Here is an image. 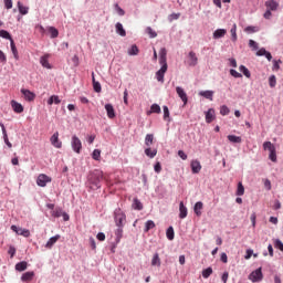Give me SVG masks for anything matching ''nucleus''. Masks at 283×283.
I'll use <instances>...</instances> for the list:
<instances>
[{
	"label": "nucleus",
	"instance_id": "obj_14",
	"mask_svg": "<svg viewBox=\"0 0 283 283\" xmlns=\"http://www.w3.org/2000/svg\"><path fill=\"white\" fill-rule=\"evenodd\" d=\"M105 109L108 118L111 119L116 118V111L114 109V105L106 104Z\"/></svg>",
	"mask_w": 283,
	"mask_h": 283
},
{
	"label": "nucleus",
	"instance_id": "obj_39",
	"mask_svg": "<svg viewBox=\"0 0 283 283\" xmlns=\"http://www.w3.org/2000/svg\"><path fill=\"white\" fill-rule=\"evenodd\" d=\"M138 46L136 44H133L130 49L128 50L129 56H136L138 55Z\"/></svg>",
	"mask_w": 283,
	"mask_h": 283
},
{
	"label": "nucleus",
	"instance_id": "obj_53",
	"mask_svg": "<svg viewBox=\"0 0 283 283\" xmlns=\"http://www.w3.org/2000/svg\"><path fill=\"white\" fill-rule=\"evenodd\" d=\"M93 160H101V149H95L92 154Z\"/></svg>",
	"mask_w": 283,
	"mask_h": 283
},
{
	"label": "nucleus",
	"instance_id": "obj_13",
	"mask_svg": "<svg viewBox=\"0 0 283 283\" xmlns=\"http://www.w3.org/2000/svg\"><path fill=\"white\" fill-rule=\"evenodd\" d=\"M11 107H12L13 112H15V114H23V105H21V103L12 99Z\"/></svg>",
	"mask_w": 283,
	"mask_h": 283
},
{
	"label": "nucleus",
	"instance_id": "obj_24",
	"mask_svg": "<svg viewBox=\"0 0 283 283\" xmlns=\"http://www.w3.org/2000/svg\"><path fill=\"white\" fill-rule=\"evenodd\" d=\"M34 280V272H25L21 276L22 282H32Z\"/></svg>",
	"mask_w": 283,
	"mask_h": 283
},
{
	"label": "nucleus",
	"instance_id": "obj_61",
	"mask_svg": "<svg viewBox=\"0 0 283 283\" xmlns=\"http://www.w3.org/2000/svg\"><path fill=\"white\" fill-rule=\"evenodd\" d=\"M249 46L252 48L253 50H259L258 42L253 40L249 41Z\"/></svg>",
	"mask_w": 283,
	"mask_h": 283
},
{
	"label": "nucleus",
	"instance_id": "obj_25",
	"mask_svg": "<svg viewBox=\"0 0 283 283\" xmlns=\"http://www.w3.org/2000/svg\"><path fill=\"white\" fill-rule=\"evenodd\" d=\"M48 105H61V98L57 95H52L48 99Z\"/></svg>",
	"mask_w": 283,
	"mask_h": 283
},
{
	"label": "nucleus",
	"instance_id": "obj_40",
	"mask_svg": "<svg viewBox=\"0 0 283 283\" xmlns=\"http://www.w3.org/2000/svg\"><path fill=\"white\" fill-rule=\"evenodd\" d=\"M0 36L1 39H7L8 41H13L12 35H10V32L6 30H0Z\"/></svg>",
	"mask_w": 283,
	"mask_h": 283
},
{
	"label": "nucleus",
	"instance_id": "obj_19",
	"mask_svg": "<svg viewBox=\"0 0 283 283\" xmlns=\"http://www.w3.org/2000/svg\"><path fill=\"white\" fill-rule=\"evenodd\" d=\"M256 56H265V59H268V61H272L273 55H271V52L266 51V49L261 48L258 52H256Z\"/></svg>",
	"mask_w": 283,
	"mask_h": 283
},
{
	"label": "nucleus",
	"instance_id": "obj_47",
	"mask_svg": "<svg viewBox=\"0 0 283 283\" xmlns=\"http://www.w3.org/2000/svg\"><path fill=\"white\" fill-rule=\"evenodd\" d=\"M150 114H160V105L158 104H153L150 106Z\"/></svg>",
	"mask_w": 283,
	"mask_h": 283
},
{
	"label": "nucleus",
	"instance_id": "obj_10",
	"mask_svg": "<svg viewBox=\"0 0 283 283\" xmlns=\"http://www.w3.org/2000/svg\"><path fill=\"white\" fill-rule=\"evenodd\" d=\"M11 230H13L14 233H17V235H23V238H30V230L28 229L19 228L17 226H11Z\"/></svg>",
	"mask_w": 283,
	"mask_h": 283
},
{
	"label": "nucleus",
	"instance_id": "obj_23",
	"mask_svg": "<svg viewBox=\"0 0 283 283\" xmlns=\"http://www.w3.org/2000/svg\"><path fill=\"white\" fill-rule=\"evenodd\" d=\"M0 127L2 129L4 143L11 149L12 143H10V139H8V132L6 130V125H3V123H0Z\"/></svg>",
	"mask_w": 283,
	"mask_h": 283
},
{
	"label": "nucleus",
	"instance_id": "obj_17",
	"mask_svg": "<svg viewBox=\"0 0 283 283\" xmlns=\"http://www.w3.org/2000/svg\"><path fill=\"white\" fill-rule=\"evenodd\" d=\"M265 7L268 8V10L275 12V10L280 8V3H277L275 0H269L265 2Z\"/></svg>",
	"mask_w": 283,
	"mask_h": 283
},
{
	"label": "nucleus",
	"instance_id": "obj_18",
	"mask_svg": "<svg viewBox=\"0 0 283 283\" xmlns=\"http://www.w3.org/2000/svg\"><path fill=\"white\" fill-rule=\"evenodd\" d=\"M190 167H191L192 174H200L202 169V165H200V161L198 160H192Z\"/></svg>",
	"mask_w": 283,
	"mask_h": 283
},
{
	"label": "nucleus",
	"instance_id": "obj_2",
	"mask_svg": "<svg viewBox=\"0 0 283 283\" xmlns=\"http://www.w3.org/2000/svg\"><path fill=\"white\" fill-rule=\"evenodd\" d=\"M263 149L264 151H269V158L272 160V163H277V153L275 150V145L271 142H264L263 143Z\"/></svg>",
	"mask_w": 283,
	"mask_h": 283
},
{
	"label": "nucleus",
	"instance_id": "obj_42",
	"mask_svg": "<svg viewBox=\"0 0 283 283\" xmlns=\"http://www.w3.org/2000/svg\"><path fill=\"white\" fill-rule=\"evenodd\" d=\"M133 208L137 211H143V203L138 199H134Z\"/></svg>",
	"mask_w": 283,
	"mask_h": 283
},
{
	"label": "nucleus",
	"instance_id": "obj_54",
	"mask_svg": "<svg viewBox=\"0 0 283 283\" xmlns=\"http://www.w3.org/2000/svg\"><path fill=\"white\" fill-rule=\"evenodd\" d=\"M280 64H282V60H274L272 70L277 72V70H280Z\"/></svg>",
	"mask_w": 283,
	"mask_h": 283
},
{
	"label": "nucleus",
	"instance_id": "obj_16",
	"mask_svg": "<svg viewBox=\"0 0 283 283\" xmlns=\"http://www.w3.org/2000/svg\"><path fill=\"white\" fill-rule=\"evenodd\" d=\"M159 63L160 65H167V49L161 48L159 51Z\"/></svg>",
	"mask_w": 283,
	"mask_h": 283
},
{
	"label": "nucleus",
	"instance_id": "obj_56",
	"mask_svg": "<svg viewBox=\"0 0 283 283\" xmlns=\"http://www.w3.org/2000/svg\"><path fill=\"white\" fill-rule=\"evenodd\" d=\"M115 10H116L117 14H119V17H125V10H123V8H120V6L115 4Z\"/></svg>",
	"mask_w": 283,
	"mask_h": 283
},
{
	"label": "nucleus",
	"instance_id": "obj_52",
	"mask_svg": "<svg viewBox=\"0 0 283 283\" xmlns=\"http://www.w3.org/2000/svg\"><path fill=\"white\" fill-rule=\"evenodd\" d=\"M237 196H244V186L242 182L238 184Z\"/></svg>",
	"mask_w": 283,
	"mask_h": 283
},
{
	"label": "nucleus",
	"instance_id": "obj_41",
	"mask_svg": "<svg viewBox=\"0 0 283 283\" xmlns=\"http://www.w3.org/2000/svg\"><path fill=\"white\" fill-rule=\"evenodd\" d=\"M231 32V36H232V41H238V25L233 24L232 29L230 30Z\"/></svg>",
	"mask_w": 283,
	"mask_h": 283
},
{
	"label": "nucleus",
	"instance_id": "obj_5",
	"mask_svg": "<svg viewBox=\"0 0 283 283\" xmlns=\"http://www.w3.org/2000/svg\"><path fill=\"white\" fill-rule=\"evenodd\" d=\"M48 182H52V177L41 174L38 176L36 185L38 187H48Z\"/></svg>",
	"mask_w": 283,
	"mask_h": 283
},
{
	"label": "nucleus",
	"instance_id": "obj_31",
	"mask_svg": "<svg viewBox=\"0 0 283 283\" xmlns=\"http://www.w3.org/2000/svg\"><path fill=\"white\" fill-rule=\"evenodd\" d=\"M228 140L230 143L240 145V143H242V137L235 135H228Z\"/></svg>",
	"mask_w": 283,
	"mask_h": 283
},
{
	"label": "nucleus",
	"instance_id": "obj_29",
	"mask_svg": "<svg viewBox=\"0 0 283 283\" xmlns=\"http://www.w3.org/2000/svg\"><path fill=\"white\" fill-rule=\"evenodd\" d=\"M227 34L226 29H218L213 32V39H222Z\"/></svg>",
	"mask_w": 283,
	"mask_h": 283
},
{
	"label": "nucleus",
	"instance_id": "obj_32",
	"mask_svg": "<svg viewBox=\"0 0 283 283\" xmlns=\"http://www.w3.org/2000/svg\"><path fill=\"white\" fill-rule=\"evenodd\" d=\"M156 228V223L153 221V220H148L146 223H145V233H149V231H151V229Z\"/></svg>",
	"mask_w": 283,
	"mask_h": 283
},
{
	"label": "nucleus",
	"instance_id": "obj_57",
	"mask_svg": "<svg viewBox=\"0 0 283 283\" xmlns=\"http://www.w3.org/2000/svg\"><path fill=\"white\" fill-rule=\"evenodd\" d=\"M8 253L10 258H14V255H17V248H14L13 245H10Z\"/></svg>",
	"mask_w": 283,
	"mask_h": 283
},
{
	"label": "nucleus",
	"instance_id": "obj_60",
	"mask_svg": "<svg viewBox=\"0 0 283 283\" xmlns=\"http://www.w3.org/2000/svg\"><path fill=\"white\" fill-rule=\"evenodd\" d=\"M156 174H160L163 171V166L160 165V161H157L154 167Z\"/></svg>",
	"mask_w": 283,
	"mask_h": 283
},
{
	"label": "nucleus",
	"instance_id": "obj_26",
	"mask_svg": "<svg viewBox=\"0 0 283 283\" xmlns=\"http://www.w3.org/2000/svg\"><path fill=\"white\" fill-rule=\"evenodd\" d=\"M115 28H116V32H117V34H119V36H127V32L125 31V29L123 28V24L120 22H117Z\"/></svg>",
	"mask_w": 283,
	"mask_h": 283
},
{
	"label": "nucleus",
	"instance_id": "obj_27",
	"mask_svg": "<svg viewBox=\"0 0 283 283\" xmlns=\"http://www.w3.org/2000/svg\"><path fill=\"white\" fill-rule=\"evenodd\" d=\"M199 96H203V98H207L208 101H213V91H201Z\"/></svg>",
	"mask_w": 283,
	"mask_h": 283
},
{
	"label": "nucleus",
	"instance_id": "obj_36",
	"mask_svg": "<svg viewBox=\"0 0 283 283\" xmlns=\"http://www.w3.org/2000/svg\"><path fill=\"white\" fill-rule=\"evenodd\" d=\"M40 63L42 67H46V70H50L52 66L50 65V62L48 61V56L44 55L40 59Z\"/></svg>",
	"mask_w": 283,
	"mask_h": 283
},
{
	"label": "nucleus",
	"instance_id": "obj_55",
	"mask_svg": "<svg viewBox=\"0 0 283 283\" xmlns=\"http://www.w3.org/2000/svg\"><path fill=\"white\" fill-rule=\"evenodd\" d=\"M274 247H275L276 249H279V251H283V243H282V241H281L280 239H276V240L274 241Z\"/></svg>",
	"mask_w": 283,
	"mask_h": 283
},
{
	"label": "nucleus",
	"instance_id": "obj_35",
	"mask_svg": "<svg viewBox=\"0 0 283 283\" xmlns=\"http://www.w3.org/2000/svg\"><path fill=\"white\" fill-rule=\"evenodd\" d=\"M25 269H28V262L22 261L15 264V271H25Z\"/></svg>",
	"mask_w": 283,
	"mask_h": 283
},
{
	"label": "nucleus",
	"instance_id": "obj_4",
	"mask_svg": "<svg viewBox=\"0 0 283 283\" xmlns=\"http://www.w3.org/2000/svg\"><path fill=\"white\" fill-rule=\"evenodd\" d=\"M125 220H127V217L123 213V210L116 209L115 210L116 227H123V224H125Z\"/></svg>",
	"mask_w": 283,
	"mask_h": 283
},
{
	"label": "nucleus",
	"instance_id": "obj_8",
	"mask_svg": "<svg viewBox=\"0 0 283 283\" xmlns=\"http://www.w3.org/2000/svg\"><path fill=\"white\" fill-rule=\"evenodd\" d=\"M50 143H51V145H53V147H55V149H61V147H63V142H60V139H59V132H55L51 136Z\"/></svg>",
	"mask_w": 283,
	"mask_h": 283
},
{
	"label": "nucleus",
	"instance_id": "obj_22",
	"mask_svg": "<svg viewBox=\"0 0 283 283\" xmlns=\"http://www.w3.org/2000/svg\"><path fill=\"white\" fill-rule=\"evenodd\" d=\"M203 207H205V203H202V201L196 202V205L193 207V211H195L196 216H198V218H200V216H202Z\"/></svg>",
	"mask_w": 283,
	"mask_h": 283
},
{
	"label": "nucleus",
	"instance_id": "obj_37",
	"mask_svg": "<svg viewBox=\"0 0 283 283\" xmlns=\"http://www.w3.org/2000/svg\"><path fill=\"white\" fill-rule=\"evenodd\" d=\"M146 147H151L154 145V136L151 134H147L145 137Z\"/></svg>",
	"mask_w": 283,
	"mask_h": 283
},
{
	"label": "nucleus",
	"instance_id": "obj_33",
	"mask_svg": "<svg viewBox=\"0 0 283 283\" xmlns=\"http://www.w3.org/2000/svg\"><path fill=\"white\" fill-rule=\"evenodd\" d=\"M160 255L158 253H155L151 259V266H160Z\"/></svg>",
	"mask_w": 283,
	"mask_h": 283
},
{
	"label": "nucleus",
	"instance_id": "obj_3",
	"mask_svg": "<svg viewBox=\"0 0 283 283\" xmlns=\"http://www.w3.org/2000/svg\"><path fill=\"white\" fill-rule=\"evenodd\" d=\"M71 147L75 154H81V149H83V143L76 135H74L71 139Z\"/></svg>",
	"mask_w": 283,
	"mask_h": 283
},
{
	"label": "nucleus",
	"instance_id": "obj_6",
	"mask_svg": "<svg viewBox=\"0 0 283 283\" xmlns=\"http://www.w3.org/2000/svg\"><path fill=\"white\" fill-rule=\"evenodd\" d=\"M263 277L264 275L262 274V268L256 269L249 275V280H251V282H262Z\"/></svg>",
	"mask_w": 283,
	"mask_h": 283
},
{
	"label": "nucleus",
	"instance_id": "obj_46",
	"mask_svg": "<svg viewBox=\"0 0 283 283\" xmlns=\"http://www.w3.org/2000/svg\"><path fill=\"white\" fill-rule=\"evenodd\" d=\"M269 85L270 87H275L277 85V77H275V75L269 77Z\"/></svg>",
	"mask_w": 283,
	"mask_h": 283
},
{
	"label": "nucleus",
	"instance_id": "obj_49",
	"mask_svg": "<svg viewBox=\"0 0 283 283\" xmlns=\"http://www.w3.org/2000/svg\"><path fill=\"white\" fill-rule=\"evenodd\" d=\"M166 235L169 240H174L175 238V232H174V227H169L166 231Z\"/></svg>",
	"mask_w": 283,
	"mask_h": 283
},
{
	"label": "nucleus",
	"instance_id": "obj_9",
	"mask_svg": "<svg viewBox=\"0 0 283 283\" xmlns=\"http://www.w3.org/2000/svg\"><path fill=\"white\" fill-rule=\"evenodd\" d=\"M187 64L190 67H196V65H198V55H196V52L193 51L189 52Z\"/></svg>",
	"mask_w": 283,
	"mask_h": 283
},
{
	"label": "nucleus",
	"instance_id": "obj_1",
	"mask_svg": "<svg viewBox=\"0 0 283 283\" xmlns=\"http://www.w3.org/2000/svg\"><path fill=\"white\" fill-rule=\"evenodd\" d=\"M103 178L104 177H103V171L102 170H94L88 176V182H91V185H93V187H95V189H99L101 188V180H103Z\"/></svg>",
	"mask_w": 283,
	"mask_h": 283
},
{
	"label": "nucleus",
	"instance_id": "obj_7",
	"mask_svg": "<svg viewBox=\"0 0 283 283\" xmlns=\"http://www.w3.org/2000/svg\"><path fill=\"white\" fill-rule=\"evenodd\" d=\"M20 92L24 96V101H28L29 103H32V101L36 98V94H34L32 91L28 88H21Z\"/></svg>",
	"mask_w": 283,
	"mask_h": 283
},
{
	"label": "nucleus",
	"instance_id": "obj_15",
	"mask_svg": "<svg viewBox=\"0 0 283 283\" xmlns=\"http://www.w3.org/2000/svg\"><path fill=\"white\" fill-rule=\"evenodd\" d=\"M59 240H61V234H56L54 237H51L49 239V241L45 244L46 249H52L54 247V244H56V242H59Z\"/></svg>",
	"mask_w": 283,
	"mask_h": 283
},
{
	"label": "nucleus",
	"instance_id": "obj_43",
	"mask_svg": "<svg viewBox=\"0 0 283 283\" xmlns=\"http://www.w3.org/2000/svg\"><path fill=\"white\" fill-rule=\"evenodd\" d=\"M239 70L244 74L247 78H251V72L249 71V69H247V66L240 65Z\"/></svg>",
	"mask_w": 283,
	"mask_h": 283
},
{
	"label": "nucleus",
	"instance_id": "obj_63",
	"mask_svg": "<svg viewBox=\"0 0 283 283\" xmlns=\"http://www.w3.org/2000/svg\"><path fill=\"white\" fill-rule=\"evenodd\" d=\"M221 280L223 283H227L229 281V272H224L221 276Z\"/></svg>",
	"mask_w": 283,
	"mask_h": 283
},
{
	"label": "nucleus",
	"instance_id": "obj_62",
	"mask_svg": "<svg viewBox=\"0 0 283 283\" xmlns=\"http://www.w3.org/2000/svg\"><path fill=\"white\" fill-rule=\"evenodd\" d=\"M4 6L7 10H12V0H4Z\"/></svg>",
	"mask_w": 283,
	"mask_h": 283
},
{
	"label": "nucleus",
	"instance_id": "obj_38",
	"mask_svg": "<svg viewBox=\"0 0 283 283\" xmlns=\"http://www.w3.org/2000/svg\"><path fill=\"white\" fill-rule=\"evenodd\" d=\"M18 10L20 14H28L30 8L24 7L21 2H18Z\"/></svg>",
	"mask_w": 283,
	"mask_h": 283
},
{
	"label": "nucleus",
	"instance_id": "obj_58",
	"mask_svg": "<svg viewBox=\"0 0 283 283\" xmlns=\"http://www.w3.org/2000/svg\"><path fill=\"white\" fill-rule=\"evenodd\" d=\"M230 74H231V76H233L234 78H242V75L240 74V72H238V71H235V70H233V69L230 70Z\"/></svg>",
	"mask_w": 283,
	"mask_h": 283
},
{
	"label": "nucleus",
	"instance_id": "obj_64",
	"mask_svg": "<svg viewBox=\"0 0 283 283\" xmlns=\"http://www.w3.org/2000/svg\"><path fill=\"white\" fill-rule=\"evenodd\" d=\"M178 156L181 158V160H187V154H185L182 150L178 151Z\"/></svg>",
	"mask_w": 283,
	"mask_h": 283
},
{
	"label": "nucleus",
	"instance_id": "obj_34",
	"mask_svg": "<svg viewBox=\"0 0 283 283\" xmlns=\"http://www.w3.org/2000/svg\"><path fill=\"white\" fill-rule=\"evenodd\" d=\"M145 154L148 158H156V154H158L157 149L146 148Z\"/></svg>",
	"mask_w": 283,
	"mask_h": 283
},
{
	"label": "nucleus",
	"instance_id": "obj_11",
	"mask_svg": "<svg viewBox=\"0 0 283 283\" xmlns=\"http://www.w3.org/2000/svg\"><path fill=\"white\" fill-rule=\"evenodd\" d=\"M167 72V64L163 65L156 73V78L159 83H165V73Z\"/></svg>",
	"mask_w": 283,
	"mask_h": 283
},
{
	"label": "nucleus",
	"instance_id": "obj_59",
	"mask_svg": "<svg viewBox=\"0 0 283 283\" xmlns=\"http://www.w3.org/2000/svg\"><path fill=\"white\" fill-rule=\"evenodd\" d=\"M0 63H8V57L6 56V53L0 50Z\"/></svg>",
	"mask_w": 283,
	"mask_h": 283
},
{
	"label": "nucleus",
	"instance_id": "obj_30",
	"mask_svg": "<svg viewBox=\"0 0 283 283\" xmlns=\"http://www.w3.org/2000/svg\"><path fill=\"white\" fill-rule=\"evenodd\" d=\"M92 81H93V87H94V92L101 93V83L96 81V77L94 76V73H92Z\"/></svg>",
	"mask_w": 283,
	"mask_h": 283
},
{
	"label": "nucleus",
	"instance_id": "obj_51",
	"mask_svg": "<svg viewBox=\"0 0 283 283\" xmlns=\"http://www.w3.org/2000/svg\"><path fill=\"white\" fill-rule=\"evenodd\" d=\"M62 216H63V210L60 208H56L55 210L52 211L53 218H61Z\"/></svg>",
	"mask_w": 283,
	"mask_h": 283
},
{
	"label": "nucleus",
	"instance_id": "obj_44",
	"mask_svg": "<svg viewBox=\"0 0 283 283\" xmlns=\"http://www.w3.org/2000/svg\"><path fill=\"white\" fill-rule=\"evenodd\" d=\"M49 32L51 34V39H56V36H59V30L54 27H49Z\"/></svg>",
	"mask_w": 283,
	"mask_h": 283
},
{
	"label": "nucleus",
	"instance_id": "obj_20",
	"mask_svg": "<svg viewBox=\"0 0 283 283\" xmlns=\"http://www.w3.org/2000/svg\"><path fill=\"white\" fill-rule=\"evenodd\" d=\"M187 213H188V210H187V207H185V202L180 201V203H179V218L181 220H185V218H187Z\"/></svg>",
	"mask_w": 283,
	"mask_h": 283
},
{
	"label": "nucleus",
	"instance_id": "obj_12",
	"mask_svg": "<svg viewBox=\"0 0 283 283\" xmlns=\"http://www.w3.org/2000/svg\"><path fill=\"white\" fill-rule=\"evenodd\" d=\"M176 92H177L179 98H181L184 105H187L189 98L187 97V93L185 92V90L180 86H177Z\"/></svg>",
	"mask_w": 283,
	"mask_h": 283
},
{
	"label": "nucleus",
	"instance_id": "obj_48",
	"mask_svg": "<svg viewBox=\"0 0 283 283\" xmlns=\"http://www.w3.org/2000/svg\"><path fill=\"white\" fill-rule=\"evenodd\" d=\"M231 111L229 109V107L227 106V105H222L221 107H220V114H221V116H229V113H230Z\"/></svg>",
	"mask_w": 283,
	"mask_h": 283
},
{
	"label": "nucleus",
	"instance_id": "obj_45",
	"mask_svg": "<svg viewBox=\"0 0 283 283\" xmlns=\"http://www.w3.org/2000/svg\"><path fill=\"white\" fill-rule=\"evenodd\" d=\"M146 32H147V34H149L150 39H156L158 36V33H156V31H154V29H151V27L146 28Z\"/></svg>",
	"mask_w": 283,
	"mask_h": 283
},
{
	"label": "nucleus",
	"instance_id": "obj_50",
	"mask_svg": "<svg viewBox=\"0 0 283 283\" xmlns=\"http://www.w3.org/2000/svg\"><path fill=\"white\" fill-rule=\"evenodd\" d=\"M212 273H213V269L207 268L206 270L202 271V277L207 280Z\"/></svg>",
	"mask_w": 283,
	"mask_h": 283
},
{
	"label": "nucleus",
	"instance_id": "obj_21",
	"mask_svg": "<svg viewBox=\"0 0 283 283\" xmlns=\"http://www.w3.org/2000/svg\"><path fill=\"white\" fill-rule=\"evenodd\" d=\"M216 118V111L213 108H209L206 113V123H213Z\"/></svg>",
	"mask_w": 283,
	"mask_h": 283
},
{
	"label": "nucleus",
	"instance_id": "obj_28",
	"mask_svg": "<svg viewBox=\"0 0 283 283\" xmlns=\"http://www.w3.org/2000/svg\"><path fill=\"white\" fill-rule=\"evenodd\" d=\"M10 45H11V52H12L15 61H19V51L17 50V44H14V40L10 41Z\"/></svg>",
	"mask_w": 283,
	"mask_h": 283
}]
</instances>
